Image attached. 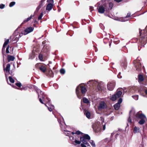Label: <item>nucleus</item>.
Listing matches in <instances>:
<instances>
[{
	"instance_id": "1",
	"label": "nucleus",
	"mask_w": 147,
	"mask_h": 147,
	"mask_svg": "<svg viewBox=\"0 0 147 147\" xmlns=\"http://www.w3.org/2000/svg\"><path fill=\"white\" fill-rule=\"evenodd\" d=\"M132 118L133 120H137L138 119H141L139 122V123L140 125H142L145 122L144 119L146 117L144 115L140 114L139 112L136 113L134 110H132L129 112V117L128 119V122H131Z\"/></svg>"
},
{
	"instance_id": "2",
	"label": "nucleus",
	"mask_w": 147,
	"mask_h": 147,
	"mask_svg": "<svg viewBox=\"0 0 147 147\" xmlns=\"http://www.w3.org/2000/svg\"><path fill=\"white\" fill-rule=\"evenodd\" d=\"M140 38L139 40L137 39V42L138 43V50H140L139 47L140 48L144 47L147 42V26L145 30H140L139 29Z\"/></svg>"
},
{
	"instance_id": "3",
	"label": "nucleus",
	"mask_w": 147,
	"mask_h": 147,
	"mask_svg": "<svg viewBox=\"0 0 147 147\" xmlns=\"http://www.w3.org/2000/svg\"><path fill=\"white\" fill-rule=\"evenodd\" d=\"M87 90L86 88L81 84L78 86L76 89V93L78 98L80 99L85 96Z\"/></svg>"
},
{
	"instance_id": "4",
	"label": "nucleus",
	"mask_w": 147,
	"mask_h": 147,
	"mask_svg": "<svg viewBox=\"0 0 147 147\" xmlns=\"http://www.w3.org/2000/svg\"><path fill=\"white\" fill-rule=\"evenodd\" d=\"M88 84H89L90 87L92 86L96 87L97 86L98 90L100 91L101 89V86L102 84V82H98L96 80H91L88 82Z\"/></svg>"
},
{
	"instance_id": "5",
	"label": "nucleus",
	"mask_w": 147,
	"mask_h": 147,
	"mask_svg": "<svg viewBox=\"0 0 147 147\" xmlns=\"http://www.w3.org/2000/svg\"><path fill=\"white\" fill-rule=\"evenodd\" d=\"M107 5L105 4H103L97 7L98 12L100 13H104L107 8Z\"/></svg>"
},
{
	"instance_id": "6",
	"label": "nucleus",
	"mask_w": 147,
	"mask_h": 147,
	"mask_svg": "<svg viewBox=\"0 0 147 147\" xmlns=\"http://www.w3.org/2000/svg\"><path fill=\"white\" fill-rule=\"evenodd\" d=\"M134 65L136 70L140 71L141 70L142 65L140 61L136 60L134 62Z\"/></svg>"
},
{
	"instance_id": "7",
	"label": "nucleus",
	"mask_w": 147,
	"mask_h": 147,
	"mask_svg": "<svg viewBox=\"0 0 147 147\" xmlns=\"http://www.w3.org/2000/svg\"><path fill=\"white\" fill-rule=\"evenodd\" d=\"M90 140V137L87 134H84L82 135V136L80 137V141L83 142L84 141H89Z\"/></svg>"
},
{
	"instance_id": "8",
	"label": "nucleus",
	"mask_w": 147,
	"mask_h": 147,
	"mask_svg": "<svg viewBox=\"0 0 147 147\" xmlns=\"http://www.w3.org/2000/svg\"><path fill=\"white\" fill-rule=\"evenodd\" d=\"M106 124V123L105 122H103V123H101L100 122H99V121H98L97 122L96 124L97 127H95V129H98H98L99 128L100 129H102H102L104 130L105 129Z\"/></svg>"
},
{
	"instance_id": "9",
	"label": "nucleus",
	"mask_w": 147,
	"mask_h": 147,
	"mask_svg": "<svg viewBox=\"0 0 147 147\" xmlns=\"http://www.w3.org/2000/svg\"><path fill=\"white\" fill-rule=\"evenodd\" d=\"M69 138L70 140L73 143L72 144L74 145L80 144L81 143V141L76 140V137H74L71 136Z\"/></svg>"
},
{
	"instance_id": "10",
	"label": "nucleus",
	"mask_w": 147,
	"mask_h": 147,
	"mask_svg": "<svg viewBox=\"0 0 147 147\" xmlns=\"http://www.w3.org/2000/svg\"><path fill=\"white\" fill-rule=\"evenodd\" d=\"M34 29V28L30 27L26 28L24 30V35H25L32 32Z\"/></svg>"
},
{
	"instance_id": "11",
	"label": "nucleus",
	"mask_w": 147,
	"mask_h": 147,
	"mask_svg": "<svg viewBox=\"0 0 147 147\" xmlns=\"http://www.w3.org/2000/svg\"><path fill=\"white\" fill-rule=\"evenodd\" d=\"M115 84L114 82L109 83L107 84L108 89L110 91L113 90L115 86Z\"/></svg>"
},
{
	"instance_id": "12",
	"label": "nucleus",
	"mask_w": 147,
	"mask_h": 147,
	"mask_svg": "<svg viewBox=\"0 0 147 147\" xmlns=\"http://www.w3.org/2000/svg\"><path fill=\"white\" fill-rule=\"evenodd\" d=\"M106 108V104L104 101H101L99 104L98 109L100 110Z\"/></svg>"
},
{
	"instance_id": "13",
	"label": "nucleus",
	"mask_w": 147,
	"mask_h": 147,
	"mask_svg": "<svg viewBox=\"0 0 147 147\" xmlns=\"http://www.w3.org/2000/svg\"><path fill=\"white\" fill-rule=\"evenodd\" d=\"M40 98H42V100L44 101L47 102V104H49L50 102V100L49 98L45 94L41 96Z\"/></svg>"
},
{
	"instance_id": "14",
	"label": "nucleus",
	"mask_w": 147,
	"mask_h": 147,
	"mask_svg": "<svg viewBox=\"0 0 147 147\" xmlns=\"http://www.w3.org/2000/svg\"><path fill=\"white\" fill-rule=\"evenodd\" d=\"M48 105H49V107H48L47 106L46 104H45V105L46 106L49 111H52L53 109H54V107L53 105H52L51 104L50 102L49 103V104H48Z\"/></svg>"
},
{
	"instance_id": "15",
	"label": "nucleus",
	"mask_w": 147,
	"mask_h": 147,
	"mask_svg": "<svg viewBox=\"0 0 147 147\" xmlns=\"http://www.w3.org/2000/svg\"><path fill=\"white\" fill-rule=\"evenodd\" d=\"M84 114L86 115V117L88 119H90V113L86 109H84Z\"/></svg>"
},
{
	"instance_id": "16",
	"label": "nucleus",
	"mask_w": 147,
	"mask_h": 147,
	"mask_svg": "<svg viewBox=\"0 0 147 147\" xmlns=\"http://www.w3.org/2000/svg\"><path fill=\"white\" fill-rule=\"evenodd\" d=\"M61 129L62 130L65 131V134L66 136H68L69 137L71 136V132L70 131L64 129L62 126H61Z\"/></svg>"
},
{
	"instance_id": "17",
	"label": "nucleus",
	"mask_w": 147,
	"mask_h": 147,
	"mask_svg": "<svg viewBox=\"0 0 147 147\" xmlns=\"http://www.w3.org/2000/svg\"><path fill=\"white\" fill-rule=\"evenodd\" d=\"M15 59V58L13 56L9 55L7 56V59L9 62L11 61H13Z\"/></svg>"
},
{
	"instance_id": "18",
	"label": "nucleus",
	"mask_w": 147,
	"mask_h": 147,
	"mask_svg": "<svg viewBox=\"0 0 147 147\" xmlns=\"http://www.w3.org/2000/svg\"><path fill=\"white\" fill-rule=\"evenodd\" d=\"M127 66V63L125 60L123 61L121 64V66L123 67L124 69H126Z\"/></svg>"
},
{
	"instance_id": "19",
	"label": "nucleus",
	"mask_w": 147,
	"mask_h": 147,
	"mask_svg": "<svg viewBox=\"0 0 147 147\" xmlns=\"http://www.w3.org/2000/svg\"><path fill=\"white\" fill-rule=\"evenodd\" d=\"M53 7V5L52 4L48 3L46 7V9L49 11L52 9Z\"/></svg>"
},
{
	"instance_id": "20",
	"label": "nucleus",
	"mask_w": 147,
	"mask_h": 147,
	"mask_svg": "<svg viewBox=\"0 0 147 147\" xmlns=\"http://www.w3.org/2000/svg\"><path fill=\"white\" fill-rule=\"evenodd\" d=\"M140 131V128L137 127L135 126L134 127L133 132L134 133H139Z\"/></svg>"
},
{
	"instance_id": "21",
	"label": "nucleus",
	"mask_w": 147,
	"mask_h": 147,
	"mask_svg": "<svg viewBox=\"0 0 147 147\" xmlns=\"http://www.w3.org/2000/svg\"><path fill=\"white\" fill-rule=\"evenodd\" d=\"M122 94V92L121 91L119 90H117L116 91V93L115 94L118 98H119L121 96Z\"/></svg>"
},
{
	"instance_id": "22",
	"label": "nucleus",
	"mask_w": 147,
	"mask_h": 147,
	"mask_svg": "<svg viewBox=\"0 0 147 147\" xmlns=\"http://www.w3.org/2000/svg\"><path fill=\"white\" fill-rule=\"evenodd\" d=\"M10 65L8 63L7 64L5 69H4V70H5L6 72H9L10 71Z\"/></svg>"
},
{
	"instance_id": "23",
	"label": "nucleus",
	"mask_w": 147,
	"mask_h": 147,
	"mask_svg": "<svg viewBox=\"0 0 147 147\" xmlns=\"http://www.w3.org/2000/svg\"><path fill=\"white\" fill-rule=\"evenodd\" d=\"M40 70L43 73L46 72L47 70L46 67L44 66H42L39 68Z\"/></svg>"
},
{
	"instance_id": "24",
	"label": "nucleus",
	"mask_w": 147,
	"mask_h": 147,
	"mask_svg": "<svg viewBox=\"0 0 147 147\" xmlns=\"http://www.w3.org/2000/svg\"><path fill=\"white\" fill-rule=\"evenodd\" d=\"M9 39H7L6 40H5L3 45V47L2 48V51H3V50H5V46L7 45V44L9 42Z\"/></svg>"
},
{
	"instance_id": "25",
	"label": "nucleus",
	"mask_w": 147,
	"mask_h": 147,
	"mask_svg": "<svg viewBox=\"0 0 147 147\" xmlns=\"http://www.w3.org/2000/svg\"><path fill=\"white\" fill-rule=\"evenodd\" d=\"M33 16H34V15H31L30 17L27 18V19L23 21V22L22 23V24H24L25 22H27L28 21H29L31 19V18Z\"/></svg>"
},
{
	"instance_id": "26",
	"label": "nucleus",
	"mask_w": 147,
	"mask_h": 147,
	"mask_svg": "<svg viewBox=\"0 0 147 147\" xmlns=\"http://www.w3.org/2000/svg\"><path fill=\"white\" fill-rule=\"evenodd\" d=\"M120 106V105L117 103L115 104L114 106V108L116 110H118L119 109Z\"/></svg>"
},
{
	"instance_id": "27",
	"label": "nucleus",
	"mask_w": 147,
	"mask_h": 147,
	"mask_svg": "<svg viewBox=\"0 0 147 147\" xmlns=\"http://www.w3.org/2000/svg\"><path fill=\"white\" fill-rule=\"evenodd\" d=\"M83 102L86 104H90V103L89 100L86 97L83 98Z\"/></svg>"
},
{
	"instance_id": "28",
	"label": "nucleus",
	"mask_w": 147,
	"mask_h": 147,
	"mask_svg": "<svg viewBox=\"0 0 147 147\" xmlns=\"http://www.w3.org/2000/svg\"><path fill=\"white\" fill-rule=\"evenodd\" d=\"M117 98H118L116 96V95L114 94L111 97L110 99L112 101H114Z\"/></svg>"
},
{
	"instance_id": "29",
	"label": "nucleus",
	"mask_w": 147,
	"mask_h": 147,
	"mask_svg": "<svg viewBox=\"0 0 147 147\" xmlns=\"http://www.w3.org/2000/svg\"><path fill=\"white\" fill-rule=\"evenodd\" d=\"M19 38L18 36V35H17L14 38L12 39L13 41H15L16 42L19 40Z\"/></svg>"
},
{
	"instance_id": "30",
	"label": "nucleus",
	"mask_w": 147,
	"mask_h": 147,
	"mask_svg": "<svg viewBox=\"0 0 147 147\" xmlns=\"http://www.w3.org/2000/svg\"><path fill=\"white\" fill-rule=\"evenodd\" d=\"M138 80L142 82V81L144 80L143 77L142 75H139L138 76Z\"/></svg>"
},
{
	"instance_id": "31",
	"label": "nucleus",
	"mask_w": 147,
	"mask_h": 147,
	"mask_svg": "<svg viewBox=\"0 0 147 147\" xmlns=\"http://www.w3.org/2000/svg\"><path fill=\"white\" fill-rule=\"evenodd\" d=\"M90 143L93 147H95L96 145L93 140H90Z\"/></svg>"
},
{
	"instance_id": "32",
	"label": "nucleus",
	"mask_w": 147,
	"mask_h": 147,
	"mask_svg": "<svg viewBox=\"0 0 147 147\" xmlns=\"http://www.w3.org/2000/svg\"><path fill=\"white\" fill-rule=\"evenodd\" d=\"M45 94L41 90H40V91H39V93L38 94V97L39 98V97H41V96H42L44 94Z\"/></svg>"
},
{
	"instance_id": "33",
	"label": "nucleus",
	"mask_w": 147,
	"mask_h": 147,
	"mask_svg": "<svg viewBox=\"0 0 147 147\" xmlns=\"http://www.w3.org/2000/svg\"><path fill=\"white\" fill-rule=\"evenodd\" d=\"M35 51H36V50H35L34 49L32 51V56H31V57H30V58H31V59H33L34 58L35 55H36V54L35 53Z\"/></svg>"
},
{
	"instance_id": "34",
	"label": "nucleus",
	"mask_w": 147,
	"mask_h": 147,
	"mask_svg": "<svg viewBox=\"0 0 147 147\" xmlns=\"http://www.w3.org/2000/svg\"><path fill=\"white\" fill-rule=\"evenodd\" d=\"M88 141H84V142H82V143L81 144H83L84 145L85 144L88 146H90V145L89 144V143L88 142Z\"/></svg>"
},
{
	"instance_id": "35",
	"label": "nucleus",
	"mask_w": 147,
	"mask_h": 147,
	"mask_svg": "<svg viewBox=\"0 0 147 147\" xmlns=\"http://www.w3.org/2000/svg\"><path fill=\"white\" fill-rule=\"evenodd\" d=\"M16 4V2L15 1H13L11 2L9 4V6L10 7H11L14 5Z\"/></svg>"
},
{
	"instance_id": "36",
	"label": "nucleus",
	"mask_w": 147,
	"mask_h": 147,
	"mask_svg": "<svg viewBox=\"0 0 147 147\" xmlns=\"http://www.w3.org/2000/svg\"><path fill=\"white\" fill-rule=\"evenodd\" d=\"M132 97L135 100H137L138 99V96L137 95H133L132 96Z\"/></svg>"
},
{
	"instance_id": "37",
	"label": "nucleus",
	"mask_w": 147,
	"mask_h": 147,
	"mask_svg": "<svg viewBox=\"0 0 147 147\" xmlns=\"http://www.w3.org/2000/svg\"><path fill=\"white\" fill-rule=\"evenodd\" d=\"M60 72L61 74H64L65 73V70L64 69H61L60 70Z\"/></svg>"
},
{
	"instance_id": "38",
	"label": "nucleus",
	"mask_w": 147,
	"mask_h": 147,
	"mask_svg": "<svg viewBox=\"0 0 147 147\" xmlns=\"http://www.w3.org/2000/svg\"><path fill=\"white\" fill-rule=\"evenodd\" d=\"M48 74L51 77H53V74L52 71H49Z\"/></svg>"
},
{
	"instance_id": "39",
	"label": "nucleus",
	"mask_w": 147,
	"mask_h": 147,
	"mask_svg": "<svg viewBox=\"0 0 147 147\" xmlns=\"http://www.w3.org/2000/svg\"><path fill=\"white\" fill-rule=\"evenodd\" d=\"M9 80L10 82L12 83H13L14 82V80L11 76L9 77Z\"/></svg>"
},
{
	"instance_id": "40",
	"label": "nucleus",
	"mask_w": 147,
	"mask_h": 147,
	"mask_svg": "<svg viewBox=\"0 0 147 147\" xmlns=\"http://www.w3.org/2000/svg\"><path fill=\"white\" fill-rule=\"evenodd\" d=\"M24 31H23L21 32V33H19V35H18V36L19 37V38H20L22 36L23 34L24 35Z\"/></svg>"
},
{
	"instance_id": "41",
	"label": "nucleus",
	"mask_w": 147,
	"mask_h": 147,
	"mask_svg": "<svg viewBox=\"0 0 147 147\" xmlns=\"http://www.w3.org/2000/svg\"><path fill=\"white\" fill-rule=\"evenodd\" d=\"M75 134L77 135H80V134L83 135V133L79 130H77Z\"/></svg>"
},
{
	"instance_id": "42",
	"label": "nucleus",
	"mask_w": 147,
	"mask_h": 147,
	"mask_svg": "<svg viewBox=\"0 0 147 147\" xmlns=\"http://www.w3.org/2000/svg\"><path fill=\"white\" fill-rule=\"evenodd\" d=\"M100 121L99 122H100L101 123H103L104 122V119L102 117H100Z\"/></svg>"
},
{
	"instance_id": "43",
	"label": "nucleus",
	"mask_w": 147,
	"mask_h": 147,
	"mask_svg": "<svg viewBox=\"0 0 147 147\" xmlns=\"http://www.w3.org/2000/svg\"><path fill=\"white\" fill-rule=\"evenodd\" d=\"M47 2L49 3V4H51L53 5L54 3L53 0H47Z\"/></svg>"
},
{
	"instance_id": "44",
	"label": "nucleus",
	"mask_w": 147,
	"mask_h": 147,
	"mask_svg": "<svg viewBox=\"0 0 147 147\" xmlns=\"http://www.w3.org/2000/svg\"><path fill=\"white\" fill-rule=\"evenodd\" d=\"M21 84L20 82H18L16 83V85L18 87L20 88L21 86Z\"/></svg>"
},
{
	"instance_id": "45",
	"label": "nucleus",
	"mask_w": 147,
	"mask_h": 147,
	"mask_svg": "<svg viewBox=\"0 0 147 147\" xmlns=\"http://www.w3.org/2000/svg\"><path fill=\"white\" fill-rule=\"evenodd\" d=\"M35 89L36 90V92L38 94L39 93V91H40V90L36 86L35 87Z\"/></svg>"
},
{
	"instance_id": "46",
	"label": "nucleus",
	"mask_w": 147,
	"mask_h": 147,
	"mask_svg": "<svg viewBox=\"0 0 147 147\" xmlns=\"http://www.w3.org/2000/svg\"><path fill=\"white\" fill-rule=\"evenodd\" d=\"M43 13H41L40 15L39 16L38 18V20H40L41 18L43 16Z\"/></svg>"
},
{
	"instance_id": "47",
	"label": "nucleus",
	"mask_w": 147,
	"mask_h": 147,
	"mask_svg": "<svg viewBox=\"0 0 147 147\" xmlns=\"http://www.w3.org/2000/svg\"><path fill=\"white\" fill-rule=\"evenodd\" d=\"M5 7V5L3 4H0V9H3Z\"/></svg>"
},
{
	"instance_id": "48",
	"label": "nucleus",
	"mask_w": 147,
	"mask_h": 147,
	"mask_svg": "<svg viewBox=\"0 0 147 147\" xmlns=\"http://www.w3.org/2000/svg\"><path fill=\"white\" fill-rule=\"evenodd\" d=\"M122 98H120L118 100L117 103L119 104L120 105V104L122 102Z\"/></svg>"
},
{
	"instance_id": "49",
	"label": "nucleus",
	"mask_w": 147,
	"mask_h": 147,
	"mask_svg": "<svg viewBox=\"0 0 147 147\" xmlns=\"http://www.w3.org/2000/svg\"><path fill=\"white\" fill-rule=\"evenodd\" d=\"M42 5L41 4H39L38 6L37 7L36 10L37 11H38L39 9L41 8Z\"/></svg>"
},
{
	"instance_id": "50",
	"label": "nucleus",
	"mask_w": 147,
	"mask_h": 147,
	"mask_svg": "<svg viewBox=\"0 0 147 147\" xmlns=\"http://www.w3.org/2000/svg\"><path fill=\"white\" fill-rule=\"evenodd\" d=\"M9 46L8 45L6 48V52L7 53H9Z\"/></svg>"
},
{
	"instance_id": "51",
	"label": "nucleus",
	"mask_w": 147,
	"mask_h": 147,
	"mask_svg": "<svg viewBox=\"0 0 147 147\" xmlns=\"http://www.w3.org/2000/svg\"><path fill=\"white\" fill-rule=\"evenodd\" d=\"M38 58H39V59L41 61L42 59V55L41 54H40L39 55V56H38Z\"/></svg>"
},
{
	"instance_id": "52",
	"label": "nucleus",
	"mask_w": 147,
	"mask_h": 147,
	"mask_svg": "<svg viewBox=\"0 0 147 147\" xmlns=\"http://www.w3.org/2000/svg\"><path fill=\"white\" fill-rule=\"evenodd\" d=\"M109 6L110 9H111L113 7V5L112 3H110L109 4Z\"/></svg>"
},
{
	"instance_id": "53",
	"label": "nucleus",
	"mask_w": 147,
	"mask_h": 147,
	"mask_svg": "<svg viewBox=\"0 0 147 147\" xmlns=\"http://www.w3.org/2000/svg\"><path fill=\"white\" fill-rule=\"evenodd\" d=\"M121 74V72H119L117 75V77L119 78H122V76L120 75Z\"/></svg>"
},
{
	"instance_id": "54",
	"label": "nucleus",
	"mask_w": 147,
	"mask_h": 147,
	"mask_svg": "<svg viewBox=\"0 0 147 147\" xmlns=\"http://www.w3.org/2000/svg\"><path fill=\"white\" fill-rule=\"evenodd\" d=\"M58 121L59 122V123L60 124H61V126H62V127L64 129L66 130V129H65V127H64V126H63L62 125H61V122L60 121V120H59L58 119Z\"/></svg>"
},
{
	"instance_id": "55",
	"label": "nucleus",
	"mask_w": 147,
	"mask_h": 147,
	"mask_svg": "<svg viewBox=\"0 0 147 147\" xmlns=\"http://www.w3.org/2000/svg\"><path fill=\"white\" fill-rule=\"evenodd\" d=\"M42 100L41 98H39V101L42 104H45L44 103L43 101H42Z\"/></svg>"
},
{
	"instance_id": "56",
	"label": "nucleus",
	"mask_w": 147,
	"mask_h": 147,
	"mask_svg": "<svg viewBox=\"0 0 147 147\" xmlns=\"http://www.w3.org/2000/svg\"><path fill=\"white\" fill-rule=\"evenodd\" d=\"M130 13H128L127 14V15L125 17V18H127L128 17H129L130 16Z\"/></svg>"
},
{
	"instance_id": "57",
	"label": "nucleus",
	"mask_w": 147,
	"mask_h": 147,
	"mask_svg": "<svg viewBox=\"0 0 147 147\" xmlns=\"http://www.w3.org/2000/svg\"><path fill=\"white\" fill-rule=\"evenodd\" d=\"M90 11L91 12L93 10V7L92 6H90Z\"/></svg>"
},
{
	"instance_id": "58",
	"label": "nucleus",
	"mask_w": 147,
	"mask_h": 147,
	"mask_svg": "<svg viewBox=\"0 0 147 147\" xmlns=\"http://www.w3.org/2000/svg\"><path fill=\"white\" fill-rule=\"evenodd\" d=\"M45 0H41L39 4H41L42 6V3Z\"/></svg>"
},
{
	"instance_id": "59",
	"label": "nucleus",
	"mask_w": 147,
	"mask_h": 147,
	"mask_svg": "<svg viewBox=\"0 0 147 147\" xmlns=\"http://www.w3.org/2000/svg\"><path fill=\"white\" fill-rule=\"evenodd\" d=\"M116 2H117V3H119V2H121V1L122 0H114Z\"/></svg>"
},
{
	"instance_id": "60",
	"label": "nucleus",
	"mask_w": 147,
	"mask_h": 147,
	"mask_svg": "<svg viewBox=\"0 0 147 147\" xmlns=\"http://www.w3.org/2000/svg\"><path fill=\"white\" fill-rule=\"evenodd\" d=\"M62 120H63V123H64L65 124V125H66L65 124V122L64 121L63 118L62 117Z\"/></svg>"
},
{
	"instance_id": "61",
	"label": "nucleus",
	"mask_w": 147,
	"mask_h": 147,
	"mask_svg": "<svg viewBox=\"0 0 147 147\" xmlns=\"http://www.w3.org/2000/svg\"><path fill=\"white\" fill-rule=\"evenodd\" d=\"M145 92L146 94L147 95V89L145 90Z\"/></svg>"
},
{
	"instance_id": "62",
	"label": "nucleus",
	"mask_w": 147,
	"mask_h": 147,
	"mask_svg": "<svg viewBox=\"0 0 147 147\" xmlns=\"http://www.w3.org/2000/svg\"><path fill=\"white\" fill-rule=\"evenodd\" d=\"M119 135V134H118V133H117L115 135V138H117V136H118V135Z\"/></svg>"
},
{
	"instance_id": "63",
	"label": "nucleus",
	"mask_w": 147,
	"mask_h": 147,
	"mask_svg": "<svg viewBox=\"0 0 147 147\" xmlns=\"http://www.w3.org/2000/svg\"><path fill=\"white\" fill-rule=\"evenodd\" d=\"M113 118H114V117H113V116L111 118V120H113Z\"/></svg>"
},
{
	"instance_id": "64",
	"label": "nucleus",
	"mask_w": 147,
	"mask_h": 147,
	"mask_svg": "<svg viewBox=\"0 0 147 147\" xmlns=\"http://www.w3.org/2000/svg\"><path fill=\"white\" fill-rule=\"evenodd\" d=\"M71 134H72V135H74V134H75V133L74 132H71Z\"/></svg>"
}]
</instances>
